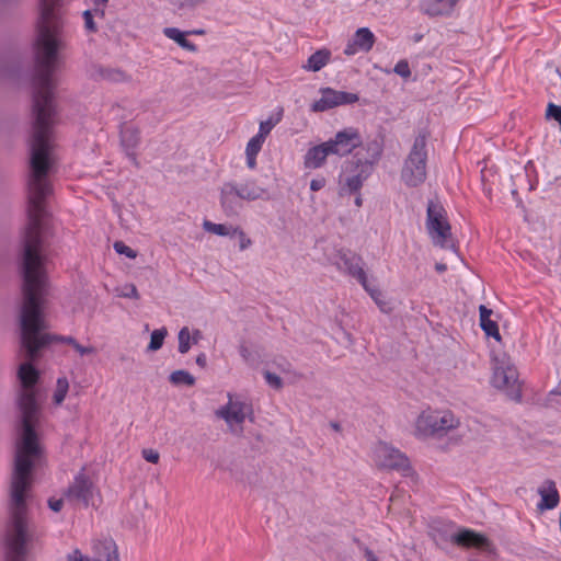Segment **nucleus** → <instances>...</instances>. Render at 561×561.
Masks as SVG:
<instances>
[{
  "instance_id": "dca6fc26",
  "label": "nucleus",
  "mask_w": 561,
  "mask_h": 561,
  "mask_svg": "<svg viewBox=\"0 0 561 561\" xmlns=\"http://www.w3.org/2000/svg\"><path fill=\"white\" fill-rule=\"evenodd\" d=\"M538 494L541 500L537 505L538 511L543 512L547 510H553L560 502V495L556 486L554 481L546 480L538 488Z\"/></svg>"
},
{
  "instance_id": "f704fd0d",
  "label": "nucleus",
  "mask_w": 561,
  "mask_h": 561,
  "mask_svg": "<svg viewBox=\"0 0 561 561\" xmlns=\"http://www.w3.org/2000/svg\"><path fill=\"white\" fill-rule=\"evenodd\" d=\"M114 250L118 253V254H123V255H126L127 257L129 259H136L137 257V252L135 250H133L130 247L126 245L124 242L122 241H116L114 243Z\"/></svg>"
},
{
  "instance_id": "de8ad7c7",
  "label": "nucleus",
  "mask_w": 561,
  "mask_h": 561,
  "mask_svg": "<svg viewBox=\"0 0 561 561\" xmlns=\"http://www.w3.org/2000/svg\"><path fill=\"white\" fill-rule=\"evenodd\" d=\"M64 505V499H49L48 500V506L54 512H59L62 508Z\"/></svg>"
},
{
  "instance_id": "393cba45",
  "label": "nucleus",
  "mask_w": 561,
  "mask_h": 561,
  "mask_svg": "<svg viewBox=\"0 0 561 561\" xmlns=\"http://www.w3.org/2000/svg\"><path fill=\"white\" fill-rule=\"evenodd\" d=\"M169 380L174 386H188L192 387L195 385V378L188 371L184 369L174 370L171 373Z\"/></svg>"
},
{
  "instance_id": "7c9ffc66",
  "label": "nucleus",
  "mask_w": 561,
  "mask_h": 561,
  "mask_svg": "<svg viewBox=\"0 0 561 561\" xmlns=\"http://www.w3.org/2000/svg\"><path fill=\"white\" fill-rule=\"evenodd\" d=\"M364 289L369 294L371 299L378 305L381 311H386V301L383 300V296L380 289L371 286L366 279V286H363Z\"/></svg>"
},
{
  "instance_id": "603ef678",
  "label": "nucleus",
  "mask_w": 561,
  "mask_h": 561,
  "mask_svg": "<svg viewBox=\"0 0 561 561\" xmlns=\"http://www.w3.org/2000/svg\"><path fill=\"white\" fill-rule=\"evenodd\" d=\"M364 554H365L366 561H378V558L373 552V550H370L369 548H366L364 550Z\"/></svg>"
},
{
  "instance_id": "a878e982",
  "label": "nucleus",
  "mask_w": 561,
  "mask_h": 561,
  "mask_svg": "<svg viewBox=\"0 0 561 561\" xmlns=\"http://www.w3.org/2000/svg\"><path fill=\"white\" fill-rule=\"evenodd\" d=\"M138 133L136 129L131 127H126L122 129L121 131V140L122 145L127 149L130 150L136 147L138 144Z\"/></svg>"
},
{
  "instance_id": "f03ea898",
  "label": "nucleus",
  "mask_w": 561,
  "mask_h": 561,
  "mask_svg": "<svg viewBox=\"0 0 561 561\" xmlns=\"http://www.w3.org/2000/svg\"><path fill=\"white\" fill-rule=\"evenodd\" d=\"M22 390L18 405L21 413V434L15 445L14 468L10 485V520L5 534V561H24L34 540V530L27 518L26 496L32 484V469L42 457V447L35 427L39 422V405L34 386L38 370L30 363L19 367Z\"/></svg>"
},
{
  "instance_id": "37998d69",
  "label": "nucleus",
  "mask_w": 561,
  "mask_h": 561,
  "mask_svg": "<svg viewBox=\"0 0 561 561\" xmlns=\"http://www.w3.org/2000/svg\"><path fill=\"white\" fill-rule=\"evenodd\" d=\"M547 117L556 119L561 126V106L550 103L547 108Z\"/></svg>"
},
{
  "instance_id": "a18cd8bd",
  "label": "nucleus",
  "mask_w": 561,
  "mask_h": 561,
  "mask_svg": "<svg viewBox=\"0 0 561 561\" xmlns=\"http://www.w3.org/2000/svg\"><path fill=\"white\" fill-rule=\"evenodd\" d=\"M142 457L148 462L157 463L159 461L160 455H159V453L157 450L149 448V449H144L142 450Z\"/></svg>"
},
{
  "instance_id": "b1692460",
  "label": "nucleus",
  "mask_w": 561,
  "mask_h": 561,
  "mask_svg": "<svg viewBox=\"0 0 561 561\" xmlns=\"http://www.w3.org/2000/svg\"><path fill=\"white\" fill-rule=\"evenodd\" d=\"M264 140L261 139V136H253L247 144L245 147V156H247V164L250 169H254L256 165V156L261 151L263 147Z\"/></svg>"
},
{
  "instance_id": "864d4df0",
  "label": "nucleus",
  "mask_w": 561,
  "mask_h": 561,
  "mask_svg": "<svg viewBox=\"0 0 561 561\" xmlns=\"http://www.w3.org/2000/svg\"><path fill=\"white\" fill-rule=\"evenodd\" d=\"M196 364L201 367H205L206 366V356L205 354H199L197 357H196Z\"/></svg>"
},
{
  "instance_id": "4c0bfd02",
  "label": "nucleus",
  "mask_w": 561,
  "mask_h": 561,
  "mask_svg": "<svg viewBox=\"0 0 561 561\" xmlns=\"http://www.w3.org/2000/svg\"><path fill=\"white\" fill-rule=\"evenodd\" d=\"M205 0H172V3L179 9H194L195 7L202 4Z\"/></svg>"
},
{
  "instance_id": "f257e3e1",
  "label": "nucleus",
  "mask_w": 561,
  "mask_h": 561,
  "mask_svg": "<svg viewBox=\"0 0 561 561\" xmlns=\"http://www.w3.org/2000/svg\"><path fill=\"white\" fill-rule=\"evenodd\" d=\"M64 0H41L37 34L34 41L33 136L31 141L30 175L27 180V225L22 244V274H46L41 237L45 198L51 193L48 181L54 164L50 142L55 106L53 101L54 72L61 64L64 39Z\"/></svg>"
},
{
  "instance_id": "39448f33",
  "label": "nucleus",
  "mask_w": 561,
  "mask_h": 561,
  "mask_svg": "<svg viewBox=\"0 0 561 561\" xmlns=\"http://www.w3.org/2000/svg\"><path fill=\"white\" fill-rule=\"evenodd\" d=\"M382 146L380 142L369 141L354 154V172L355 174L347 176L345 185L350 192H358L364 182L371 174L374 167L380 160Z\"/></svg>"
},
{
  "instance_id": "4be33fe9",
  "label": "nucleus",
  "mask_w": 561,
  "mask_h": 561,
  "mask_svg": "<svg viewBox=\"0 0 561 561\" xmlns=\"http://www.w3.org/2000/svg\"><path fill=\"white\" fill-rule=\"evenodd\" d=\"M163 34L169 38L174 41L180 47L188 51H196L197 47L195 44L186 39L187 32H182L176 27H165L163 30Z\"/></svg>"
},
{
  "instance_id": "a19ab883",
  "label": "nucleus",
  "mask_w": 561,
  "mask_h": 561,
  "mask_svg": "<svg viewBox=\"0 0 561 561\" xmlns=\"http://www.w3.org/2000/svg\"><path fill=\"white\" fill-rule=\"evenodd\" d=\"M119 296L125 298L139 299V293L134 284L125 285Z\"/></svg>"
},
{
  "instance_id": "f3484780",
  "label": "nucleus",
  "mask_w": 561,
  "mask_h": 561,
  "mask_svg": "<svg viewBox=\"0 0 561 561\" xmlns=\"http://www.w3.org/2000/svg\"><path fill=\"white\" fill-rule=\"evenodd\" d=\"M332 154L327 141L309 148L304 158V164L307 169L321 168L327 158Z\"/></svg>"
},
{
  "instance_id": "c9c22d12",
  "label": "nucleus",
  "mask_w": 561,
  "mask_h": 561,
  "mask_svg": "<svg viewBox=\"0 0 561 561\" xmlns=\"http://www.w3.org/2000/svg\"><path fill=\"white\" fill-rule=\"evenodd\" d=\"M321 92L322 96L319 100L314 101L311 105L312 112H324L331 108L327 99V93H324V89H322Z\"/></svg>"
},
{
  "instance_id": "5fc2aeb1",
  "label": "nucleus",
  "mask_w": 561,
  "mask_h": 561,
  "mask_svg": "<svg viewBox=\"0 0 561 561\" xmlns=\"http://www.w3.org/2000/svg\"><path fill=\"white\" fill-rule=\"evenodd\" d=\"M240 355H241L245 360H248V359H249V357H250V351L248 350V347H245V346H243V345H242V346L240 347Z\"/></svg>"
},
{
  "instance_id": "20e7f679",
  "label": "nucleus",
  "mask_w": 561,
  "mask_h": 561,
  "mask_svg": "<svg viewBox=\"0 0 561 561\" xmlns=\"http://www.w3.org/2000/svg\"><path fill=\"white\" fill-rule=\"evenodd\" d=\"M227 399V403L217 409L215 415L226 423L231 435L241 437L244 432L245 420H253L252 404L237 393L228 392Z\"/></svg>"
},
{
  "instance_id": "1a4fd4ad",
  "label": "nucleus",
  "mask_w": 561,
  "mask_h": 561,
  "mask_svg": "<svg viewBox=\"0 0 561 561\" xmlns=\"http://www.w3.org/2000/svg\"><path fill=\"white\" fill-rule=\"evenodd\" d=\"M64 499L72 504L84 507L94 506L99 499V492L93 482L84 474H78L64 493Z\"/></svg>"
},
{
  "instance_id": "423d86ee",
  "label": "nucleus",
  "mask_w": 561,
  "mask_h": 561,
  "mask_svg": "<svg viewBox=\"0 0 561 561\" xmlns=\"http://www.w3.org/2000/svg\"><path fill=\"white\" fill-rule=\"evenodd\" d=\"M426 230L434 245L456 251L455 239L448 222L446 210L437 202L431 199L427 204Z\"/></svg>"
},
{
  "instance_id": "9d476101",
  "label": "nucleus",
  "mask_w": 561,
  "mask_h": 561,
  "mask_svg": "<svg viewBox=\"0 0 561 561\" xmlns=\"http://www.w3.org/2000/svg\"><path fill=\"white\" fill-rule=\"evenodd\" d=\"M374 460L377 467L382 469L403 472L410 469V462L405 455L383 442H379L374 447Z\"/></svg>"
},
{
  "instance_id": "2f4dec72",
  "label": "nucleus",
  "mask_w": 561,
  "mask_h": 561,
  "mask_svg": "<svg viewBox=\"0 0 561 561\" xmlns=\"http://www.w3.org/2000/svg\"><path fill=\"white\" fill-rule=\"evenodd\" d=\"M99 75L101 78L114 81V82H121L126 80V75L122 70L118 69H100Z\"/></svg>"
},
{
  "instance_id": "ddd939ff",
  "label": "nucleus",
  "mask_w": 561,
  "mask_h": 561,
  "mask_svg": "<svg viewBox=\"0 0 561 561\" xmlns=\"http://www.w3.org/2000/svg\"><path fill=\"white\" fill-rule=\"evenodd\" d=\"M450 540L457 546L463 548H477L484 550L489 553L495 552V547L491 540L483 534L477 533L471 529L462 528L454 534Z\"/></svg>"
},
{
  "instance_id": "79ce46f5",
  "label": "nucleus",
  "mask_w": 561,
  "mask_h": 561,
  "mask_svg": "<svg viewBox=\"0 0 561 561\" xmlns=\"http://www.w3.org/2000/svg\"><path fill=\"white\" fill-rule=\"evenodd\" d=\"M83 20H84V27L87 31H89L91 33L96 32L98 28H96V25L93 20L92 11L85 10L83 12Z\"/></svg>"
},
{
  "instance_id": "e433bc0d",
  "label": "nucleus",
  "mask_w": 561,
  "mask_h": 561,
  "mask_svg": "<svg viewBox=\"0 0 561 561\" xmlns=\"http://www.w3.org/2000/svg\"><path fill=\"white\" fill-rule=\"evenodd\" d=\"M232 236H238V238H239V248H240L241 251H243L247 248H249L251 245V243H252L251 239L247 237L244 231L241 230L238 227L232 229Z\"/></svg>"
},
{
  "instance_id": "8fccbe9b",
  "label": "nucleus",
  "mask_w": 561,
  "mask_h": 561,
  "mask_svg": "<svg viewBox=\"0 0 561 561\" xmlns=\"http://www.w3.org/2000/svg\"><path fill=\"white\" fill-rule=\"evenodd\" d=\"M479 313H480V322H481V321L490 320V317L493 313V311L491 309L486 308L484 305H481L479 307Z\"/></svg>"
},
{
  "instance_id": "412c9836",
  "label": "nucleus",
  "mask_w": 561,
  "mask_h": 561,
  "mask_svg": "<svg viewBox=\"0 0 561 561\" xmlns=\"http://www.w3.org/2000/svg\"><path fill=\"white\" fill-rule=\"evenodd\" d=\"M324 93H327V99L331 108L343 104H352L358 101V95L355 93L336 91L331 88H324Z\"/></svg>"
},
{
  "instance_id": "13d9d810",
  "label": "nucleus",
  "mask_w": 561,
  "mask_h": 561,
  "mask_svg": "<svg viewBox=\"0 0 561 561\" xmlns=\"http://www.w3.org/2000/svg\"><path fill=\"white\" fill-rule=\"evenodd\" d=\"M187 34L203 35V34H204V30H195V31H191V32H187Z\"/></svg>"
},
{
  "instance_id": "c85d7f7f",
  "label": "nucleus",
  "mask_w": 561,
  "mask_h": 561,
  "mask_svg": "<svg viewBox=\"0 0 561 561\" xmlns=\"http://www.w3.org/2000/svg\"><path fill=\"white\" fill-rule=\"evenodd\" d=\"M203 228L210 233H215L217 236H232V229L222 224H214L211 221L205 220L203 222Z\"/></svg>"
},
{
  "instance_id": "c03bdc74",
  "label": "nucleus",
  "mask_w": 561,
  "mask_h": 561,
  "mask_svg": "<svg viewBox=\"0 0 561 561\" xmlns=\"http://www.w3.org/2000/svg\"><path fill=\"white\" fill-rule=\"evenodd\" d=\"M264 377H265L266 382L270 386H272V387H274L276 389L282 388V386H283L282 378L279 376H277L276 374H273L271 371H266L264 374Z\"/></svg>"
},
{
  "instance_id": "cd10ccee",
  "label": "nucleus",
  "mask_w": 561,
  "mask_h": 561,
  "mask_svg": "<svg viewBox=\"0 0 561 561\" xmlns=\"http://www.w3.org/2000/svg\"><path fill=\"white\" fill-rule=\"evenodd\" d=\"M69 390V382L67 378H58L56 383V390L54 392V402L59 405L64 402L67 392Z\"/></svg>"
},
{
  "instance_id": "5701e85b",
  "label": "nucleus",
  "mask_w": 561,
  "mask_h": 561,
  "mask_svg": "<svg viewBox=\"0 0 561 561\" xmlns=\"http://www.w3.org/2000/svg\"><path fill=\"white\" fill-rule=\"evenodd\" d=\"M264 193L265 191L262 187L255 185L254 182H247L237 185V195L240 199L255 201L261 198Z\"/></svg>"
},
{
  "instance_id": "f8f14e48",
  "label": "nucleus",
  "mask_w": 561,
  "mask_h": 561,
  "mask_svg": "<svg viewBox=\"0 0 561 561\" xmlns=\"http://www.w3.org/2000/svg\"><path fill=\"white\" fill-rule=\"evenodd\" d=\"M93 560L78 549L68 554V561H119L118 549L112 538H103L93 543Z\"/></svg>"
},
{
  "instance_id": "0eeeda50",
  "label": "nucleus",
  "mask_w": 561,
  "mask_h": 561,
  "mask_svg": "<svg viewBox=\"0 0 561 561\" xmlns=\"http://www.w3.org/2000/svg\"><path fill=\"white\" fill-rule=\"evenodd\" d=\"M426 160V136L419 134L401 170V179L408 186L415 187L425 181Z\"/></svg>"
},
{
  "instance_id": "6e6552de",
  "label": "nucleus",
  "mask_w": 561,
  "mask_h": 561,
  "mask_svg": "<svg viewBox=\"0 0 561 561\" xmlns=\"http://www.w3.org/2000/svg\"><path fill=\"white\" fill-rule=\"evenodd\" d=\"M491 382L495 388L504 390L512 399H520L518 374L508 360L494 358Z\"/></svg>"
},
{
  "instance_id": "aec40b11",
  "label": "nucleus",
  "mask_w": 561,
  "mask_h": 561,
  "mask_svg": "<svg viewBox=\"0 0 561 561\" xmlns=\"http://www.w3.org/2000/svg\"><path fill=\"white\" fill-rule=\"evenodd\" d=\"M331 60V51L328 48H321L316 50L301 66L306 71L317 72L325 67Z\"/></svg>"
},
{
  "instance_id": "6ab92c4d",
  "label": "nucleus",
  "mask_w": 561,
  "mask_h": 561,
  "mask_svg": "<svg viewBox=\"0 0 561 561\" xmlns=\"http://www.w3.org/2000/svg\"><path fill=\"white\" fill-rule=\"evenodd\" d=\"M237 184L229 182L225 183L221 187L220 201L221 206L227 215L237 213L238 208Z\"/></svg>"
},
{
  "instance_id": "09e8293b",
  "label": "nucleus",
  "mask_w": 561,
  "mask_h": 561,
  "mask_svg": "<svg viewBox=\"0 0 561 561\" xmlns=\"http://www.w3.org/2000/svg\"><path fill=\"white\" fill-rule=\"evenodd\" d=\"M325 185L323 178L313 179L310 182V190L313 192L320 191Z\"/></svg>"
},
{
  "instance_id": "c756f323",
  "label": "nucleus",
  "mask_w": 561,
  "mask_h": 561,
  "mask_svg": "<svg viewBox=\"0 0 561 561\" xmlns=\"http://www.w3.org/2000/svg\"><path fill=\"white\" fill-rule=\"evenodd\" d=\"M178 340H179V352L181 354H186L190 351L191 345L193 344L192 339H191V332L187 327H183L179 331Z\"/></svg>"
},
{
  "instance_id": "3c124183",
  "label": "nucleus",
  "mask_w": 561,
  "mask_h": 561,
  "mask_svg": "<svg viewBox=\"0 0 561 561\" xmlns=\"http://www.w3.org/2000/svg\"><path fill=\"white\" fill-rule=\"evenodd\" d=\"M191 339H192L193 344H197L203 339V334H202L201 330H198V329L193 330V332L191 333Z\"/></svg>"
},
{
  "instance_id": "72a5a7b5",
  "label": "nucleus",
  "mask_w": 561,
  "mask_h": 561,
  "mask_svg": "<svg viewBox=\"0 0 561 561\" xmlns=\"http://www.w3.org/2000/svg\"><path fill=\"white\" fill-rule=\"evenodd\" d=\"M481 329L485 332L488 336L494 337L496 341H501V334L499 331V327L495 321L485 320L480 322Z\"/></svg>"
},
{
  "instance_id": "58836bf2",
  "label": "nucleus",
  "mask_w": 561,
  "mask_h": 561,
  "mask_svg": "<svg viewBox=\"0 0 561 561\" xmlns=\"http://www.w3.org/2000/svg\"><path fill=\"white\" fill-rule=\"evenodd\" d=\"M393 71L402 78H409L411 76L409 64L405 60L398 61Z\"/></svg>"
},
{
  "instance_id": "6e6d98bb",
  "label": "nucleus",
  "mask_w": 561,
  "mask_h": 561,
  "mask_svg": "<svg viewBox=\"0 0 561 561\" xmlns=\"http://www.w3.org/2000/svg\"><path fill=\"white\" fill-rule=\"evenodd\" d=\"M435 270L438 272V273H443L447 270V266L446 264L444 263H436L435 264Z\"/></svg>"
},
{
  "instance_id": "4468645a",
  "label": "nucleus",
  "mask_w": 561,
  "mask_h": 561,
  "mask_svg": "<svg viewBox=\"0 0 561 561\" xmlns=\"http://www.w3.org/2000/svg\"><path fill=\"white\" fill-rule=\"evenodd\" d=\"M337 265L341 271L356 278L362 286H366V279L368 278L360 255L352 252H340Z\"/></svg>"
},
{
  "instance_id": "2eb2a0df",
  "label": "nucleus",
  "mask_w": 561,
  "mask_h": 561,
  "mask_svg": "<svg viewBox=\"0 0 561 561\" xmlns=\"http://www.w3.org/2000/svg\"><path fill=\"white\" fill-rule=\"evenodd\" d=\"M375 35L368 27L358 28L348 41L344 48L346 56H353L357 53H368L375 44Z\"/></svg>"
},
{
  "instance_id": "a211bd4d",
  "label": "nucleus",
  "mask_w": 561,
  "mask_h": 561,
  "mask_svg": "<svg viewBox=\"0 0 561 561\" xmlns=\"http://www.w3.org/2000/svg\"><path fill=\"white\" fill-rule=\"evenodd\" d=\"M459 0H423L421 4L422 11L430 16L448 15Z\"/></svg>"
},
{
  "instance_id": "bb28decb",
  "label": "nucleus",
  "mask_w": 561,
  "mask_h": 561,
  "mask_svg": "<svg viewBox=\"0 0 561 561\" xmlns=\"http://www.w3.org/2000/svg\"><path fill=\"white\" fill-rule=\"evenodd\" d=\"M167 334H168V331L165 328L154 330L151 333L150 342H149L147 350L150 352H156V351L160 350L163 345Z\"/></svg>"
},
{
  "instance_id": "9b49d317",
  "label": "nucleus",
  "mask_w": 561,
  "mask_h": 561,
  "mask_svg": "<svg viewBox=\"0 0 561 561\" xmlns=\"http://www.w3.org/2000/svg\"><path fill=\"white\" fill-rule=\"evenodd\" d=\"M327 145L332 154L345 157L362 145V137L356 128L348 127L337 131L334 138L327 141Z\"/></svg>"
},
{
  "instance_id": "473e14b6",
  "label": "nucleus",
  "mask_w": 561,
  "mask_h": 561,
  "mask_svg": "<svg viewBox=\"0 0 561 561\" xmlns=\"http://www.w3.org/2000/svg\"><path fill=\"white\" fill-rule=\"evenodd\" d=\"M62 341L69 345H71L81 356L84 355H94L96 353V348L94 346H83L77 342L76 339L68 336L64 337Z\"/></svg>"
},
{
  "instance_id": "7ed1b4c3",
  "label": "nucleus",
  "mask_w": 561,
  "mask_h": 561,
  "mask_svg": "<svg viewBox=\"0 0 561 561\" xmlns=\"http://www.w3.org/2000/svg\"><path fill=\"white\" fill-rule=\"evenodd\" d=\"M461 422L449 410L422 411L414 422V435L419 438H443L459 430Z\"/></svg>"
},
{
  "instance_id": "49530a36",
  "label": "nucleus",
  "mask_w": 561,
  "mask_h": 561,
  "mask_svg": "<svg viewBox=\"0 0 561 561\" xmlns=\"http://www.w3.org/2000/svg\"><path fill=\"white\" fill-rule=\"evenodd\" d=\"M108 0H92L94 4V12L96 15L104 16V8L106 7Z\"/></svg>"
},
{
  "instance_id": "4d7b16f0",
  "label": "nucleus",
  "mask_w": 561,
  "mask_h": 561,
  "mask_svg": "<svg viewBox=\"0 0 561 561\" xmlns=\"http://www.w3.org/2000/svg\"><path fill=\"white\" fill-rule=\"evenodd\" d=\"M362 204H363V198H362V196L358 194V195L356 196V198H355V205H356L357 207H360V206H362Z\"/></svg>"
},
{
  "instance_id": "ea45409f",
  "label": "nucleus",
  "mask_w": 561,
  "mask_h": 561,
  "mask_svg": "<svg viewBox=\"0 0 561 561\" xmlns=\"http://www.w3.org/2000/svg\"><path fill=\"white\" fill-rule=\"evenodd\" d=\"M273 127H274V123L272 122V119L261 122L259 133L255 136H261V139L265 141V138L271 133Z\"/></svg>"
}]
</instances>
